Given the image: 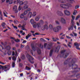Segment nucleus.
I'll use <instances>...</instances> for the list:
<instances>
[{"instance_id":"1","label":"nucleus","mask_w":80,"mask_h":80,"mask_svg":"<svg viewBox=\"0 0 80 80\" xmlns=\"http://www.w3.org/2000/svg\"><path fill=\"white\" fill-rule=\"evenodd\" d=\"M62 29V27L60 26H58L56 27L53 28L52 25L50 26V31L51 32H53L56 33L60 31V30Z\"/></svg>"},{"instance_id":"2","label":"nucleus","mask_w":80,"mask_h":80,"mask_svg":"<svg viewBox=\"0 0 80 80\" xmlns=\"http://www.w3.org/2000/svg\"><path fill=\"white\" fill-rule=\"evenodd\" d=\"M60 7L62 8H64V9H68L69 8V5L68 4H60Z\"/></svg>"},{"instance_id":"3","label":"nucleus","mask_w":80,"mask_h":80,"mask_svg":"<svg viewBox=\"0 0 80 80\" xmlns=\"http://www.w3.org/2000/svg\"><path fill=\"white\" fill-rule=\"evenodd\" d=\"M64 14L67 16H70V14H71L70 12L68 10H64Z\"/></svg>"},{"instance_id":"4","label":"nucleus","mask_w":80,"mask_h":80,"mask_svg":"<svg viewBox=\"0 0 80 80\" xmlns=\"http://www.w3.org/2000/svg\"><path fill=\"white\" fill-rule=\"evenodd\" d=\"M2 70H4L5 72H7V70H8L10 69V68H8L10 67V66L7 65V67L6 66H3Z\"/></svg>"},{"instance_id":"5","label":"nucleus","mask_w":80,"mask_h":80,"mask_svg":"<svg viewBox=\"0 0 80 80\" xmlns=\"http://www.w3.org/2000/svg\"><path fill=\"white\" fill-rule=\"evenodd\" d=\"M29 57H30V58L28 60L29 62L31 63H33L34 62L33 61H32V60H34V59L33 58L32 56H31L30 55H29Z\"/></svg>"},{"instance_id":"6","label":"nucleus","mask_w":80,"mask_h":80,"mask_svg":"<svg viewBox=\"0 0 80 80\" xmlns=\"http://www.w3.org/2000/svg\"><path fill=\"white\" fill-rule=\"evenodd\" d=\"M56 13L58 15V16H60L61 17H62L63 15V14L62 12L60 11H58L56 12Z\"/></svg>"},{"instance_id":"7","label":"nucleus","mask_w":80,"mask_h":80,"mask_svg":"<svg viewBox=\"0 0 80 80\" xmlns=\"http://www.w3.org/2000/svg\"><path fill=\"white\" fill-rule=\"evenodd\" d=\"M0 51L2 52L3 53H5V52H6V51H5V49L2 46V45L0 44Z\"/></svg>"},{"instance_id":"8","label":"nucleus","mask_w":80,"mask_h":80,"mask_svg":"<svg viewBox=\"0 0 80 80\" xmlns=\"http://www.w3.org/2000/svg\"><path fill=\"white\" fill-rule=\"evenodd\" d=\"M61 22L62 24H66V21L65 19L63 18H61Z\"/></svg>"},{"instance_id":"9","label":"nucleus","mask_w":80,"mask_h":80,"mask_svg":"<svg viewBox=\"0 0 80 80\" xmlns=\"http://www.w3.org/2000/svg\"><path fill=\"white\" fill-rule=\"evenodd\" d=\"M60 46H58L56 47L55 49V52H58L60 49Z\"/></svg>"},{"instance_id":"10","label":"nucleus","mask_w":80,"mask_h":80,"mask_svg":"<svg viewBox=\"0 0 80 80\" xmlns=\"http://www.w3.org/2000/svg\"><path fill=\"white\" fill-rule=\"evenodd\" d=\"M42 30H45V29H46V30L48 29V26H47V25H45L44 26V27L42 28Z\"/></svg>"},{"instance_id":"11","label":"nucleus","mask_w":80,"mask_h":80,"mask_svg":"<svg viewBox=\"0 0 80 80\" xmlns=\"http://www.w3.org/2000/svg\"><path fill=\"white\" fill-rule=\"evenodd\" d=\"M31 47L32 50H33V51H35L36 50V49H37V47L34 46L33 44H31Z\"/></svg>"},{"instance_id":"12","label":"nucleus","mask_w":80,"mask_h":80,"mask_svg":"<svg viewBox=\"0 0 80 80\" xmlns=\"http://www.w3.org/2000/svg\"><path fill=\"white\" fill-rule=\"evenodd\" d=\"M13 9L14 10V11H15V13H18V11H17V6H14L13 7Z\"/></svg>"},{"instance_id":"13","label":"nucleus","mask_w":80,"mask_h":80,"mask_svg":"<svg viewBox=\"0 0 80 80\" xmlns=\"http://www.w3.org/2000/svg\"><path fill=\"white\" fill-rule=\"evenodd\" d=\"M30 22L32 25H33V24H34V23H36V22H34V20L32 19H31L30 20Z\"/></svg>"},{"instance_id":"14","label":"nucleus","mask_w":80,"mask_h":80,"mask_svg":"<svg viewBox=\"0 0 80 80\" xmlns=\"http://www.w3.org/2000/svg\"><path fill=\"white\" fill-rule=\"evenodd\" d=\"M37 27L38 28H39L41 27V25H40V23H38L36 24Z\"/></svg>"},{"instance_id":"15","label":"nucleus","mask_w":80,"mask_h":80,"mask_svg":"<svg viewBox=\"0 0 80 80\" xmlns=\"http://www.w3.org/2000/svg\"><path fill=\"white\" fill-rule=\"evenodd\" d=\"M5 49L7 50H10L11 49V47L9 46H8L6 47Z\"/></svg>"},{"instance_id":"16","label":"nucleus","mask_w":80,"mask_h":80,"mask_svg":"<svg viewBox=\"0 0 80 80\" xmlns=\"http://www.w3.org/2000/svg\"><path fill=\"white\" fill-rule=\"evenodd\" d=\"M68 2H70L71 3H75V2L74 0H67Z\"/></svg>"},{"instance_id":"17","label":"nucleus","mask_w":80,"mask_h":80,"mask_svg":"<svg viewBox=\"0 0 80 80\" xmlns=\"http://www.w3.org/2000/svg\"><path fill=\"white\" fill-rule=\"evenodd\" d=\"M25 15L23 14V13H22L20 15V18H21V19H22V18H24V16Z\"/></svg>"},{"instance_id":"18","label":"nucleus","mask_w":80,"mask_h":80,"mask_svg":"<svg viewBox=\"0 0 80 80\" xmlns=\"http://www.w3.org/2000/svg\"><path fill=\"white\" fill-rule=\"evenodd\" d=\"M39 19H40V17L39 16H37L35 18V20L37 21H38V20H39Z\"/></svg>"},{"instance_id":"19","label":"nucleus","mask_w":80,"mask_h":80,"mask_svg":"<svg viewBox=\"0 0 80 80\" xmlns=\"http://www.w3.org/2000/svg\"><path fill=\"white\" fill-rule=\"evenodd\" d=\"M32 36L31 35H29V34H28L27 36H26V40H28V38L30 37H31Z\"/></svg>"},{"instance_id":"20","label":"nucleus","mask_w":80,"mask_h":80,"mask_svg":"<svg viewBox=\"0 0 80 80\" xmlns=\"http://www.w3.org/2000/svg\"><path fill=\"white\" fill-rule=\"evenodd\" d=\"M68 53H66L65 54H63V57L64 58H66L67 57H68Z\"/></svg>"},{"instance_id":"21","label":"nucleus","mask_w":80,"mask_h":80,"mask_svg":"<svg viewBox=\"0 0 80 80\" xmlns=\"http://www.w3.org/2000/svg\"><path fill=\"white\" fill-rule=\"evenodd\" d=\"M77 67H78L77 65L76 64L74 65V66H73V67L72 68V69H73L74 68V69H76V68H77Z\"/></svg>"},{"instance_id":"22","label":"nucleus","mask_w":80,"mask_h":80,"mask_svg":"<svg viewBox=\"0 0 80 80\" xmlns=\"http://www.w3.org/2000/svg\"><path fill=\"white\" fill-rule=\"evenodd\" d=\"M26 70H31V68L28 66H26Z\"/></svg>"},{"instance_id":"23","label":"nucleus","mask_w":80,"mask_h":80,"mask_svg":"<svg viewBox=\"0 0 80 80\" xmlns=\"http://www.w3.org/2000/svg\"><path fill=\"white\" fill-rule=\"evenodd\" d=\"M37 52L38 53V54H41V50H40V49H38L37 50Z\"/></svg>"},{"instance_id":"24","label":"nucleus","mask_w":80,"mask_h":80,"mask_svg":"<svg viewBox=\"0 0 80 80\" xmlns=\"http://www.w3.org/2000/svg\"><path fill=\"white\" fill-rule=\"evenodd\" d=\"M32 12H30L28 14V16H30V18L32 17Z\"/></svg>"},{"instance_id":"25","label":"nucleus","mask_w":80,"mask_h":80,"mask_svg":"<svg viewBox=\"0 0 80 80\" xmlns=\"http://www.w3.org/2000/svg\"><path fill=\"white\" fill-rule=\"evenodd\" d=\"M22 6H20V5H19L18 8V10L20 11V10H22Z\"/></svg>"},{"instance_id":"26","label":"nucleus","mask_w":80,"mask_h":80,"mask_svg":"<svg viewBox=\"0 0 80 80\" xmlns=\"http://www.w3.org/2000/svg\"><path fill=\"white\" fill-rule=\"evenodd\" d=\"M77 12H78L76 10H74L73 13V15H75L77 14Z\"/></svg>"},{"instance_id":"27","label":"nucleus","mask_w":80,"mask_h":80,"mask_svg":"<svg viewBox=\"0 0 80 80\" xmlns=\"http://www.w3.org/2000/svg\"><path fill=\"white\" fill-rule=\"evenodd\" d=\"M5 25H6V24L4 22H2V24H1V26L2 27H5Z\"/></svg>"},{"instance_id":"28","label":"nucleus","mask_w":80,"mask_h":80,"mask_svg":"<svg viewBox=\"0 0 80 80\" xmlns=\"http://www.w3.org/2000/svg\"><path fill=\"white\" fill-rule=\"evenodd\" d=\"M32 25H33L34 28H36V27H37V22H36V24L34 23Z\"/></svg>"},{"instance_id":"29","label":"nucleus","mask_w":80,"mask_h":80,"mask_svg":"<svg viewBox=\"0 0 80 80\" xmlns=\"http://www.w3.org/2000/svg\"><path fill=\"white\" fill-rule=\"evenodd\" d=\"M12 60L15 61L17 60V58L15 56H13L12 58Z\"/></svg>"},{"instance_id":"30","label":"nucleus","mask_w":80,"mask_h":80,"mask_svg":"<svg viewBox=\"0 0 80 80\" xmlns=\"http://www.w3.org/2000/svg\"><path fill=\"white\" fill-rule=\"evenodd\" d=\"M48 49L50 50V44H49L48 45Z\"/></svg>"},{"instance_id":"31","label":"nucleus","mask_w":80,"mask_h":80,"mask_svg":"<svg viewBox=\"0 0 80 80\" xmlns=\"http://www.w3.org/2000/svg\"><path fill=\"white\" fill-rule=\"evenodd\" d=\"M8 55H10L12 54V51H9L8 52Z\"/></svg>"},{"instance_id":"32","label":"nucleus","mask_w":80,"mask_h":80,"mask_svg":"<svg viewBox=\"0 0 80 80\" xmlns=\"http://www.w3.org/2000/svg\"><path fill=\"white\" fill-rule=\"evenodd\" d=\"M23 18L24 20L27 21L28 20V17L27 16H25Z\"/></svg>"},{"instance_id":"33","label":"nucleus","mask_w":80,"mask_h":80,"mask_svg":"<svg viewBox=\"0 0 80 80\" xmlns=\"http://www.w3.org/2000/svg\"><path fill=\"white\" fill-rule=\"evenodd\" d=\"M74 44L75 46H76V47H77L78 46H79V44H78V43L77 42H75L74 43Z\"/></svg>"},{"instance_id":"34","label":"nucleus","mask_w":80,"mask_h":80,"mask_svg":"<svg viewBox=\"0 0 80 80\" xmlns=\"http://www.w3.org/2000/svg\"><path fill=\"white\" fill-rule=\"evenodd\" d=\"M23 4V1H21L19 2V5L22 6V5Z\"/></svg>"},{"instance_id":"35","label":"nucleus","mask_w":80,"mask_h":80,"mask_svg":"<svg viewBox=\"0 0 80 80\" xmlns=\"http://www.w3.org/2000/svg\"><path fill=\"white\" fill-rule=\"evenodd\" d=\"M13 0H10L9 2V4H12L13 3Z\"/></svg>"},{"instance_id":"36","label":"nucleus","mask_w":80,"mask_h":80,"mask_svg":"<svg viewBox=\"0 0 80 80\" xmlns=\"http://www.w3.org/2000/svg\"><path fill=\"white\" fill-rule=\"evenodd\" d=\"M12 66L14 68L15 66V62H13L12 64Z\"/></svg>"},{"instance_id":"37","label":"nucleus","mask_w":80,"mask_h":80,"mask_svg":"<svg viewBox=\"0 0 80 80\" xmlns=\"http://www.w3.org/2000/svg\"><path fill=\"white\" fill-rule=\"evenodd\" d=\"M28 8V6L27 5H25L23 7V9H27Z\"/></svg>"},{"instance_id":"38","label":"nucleus","mask_w":80,"mask_h":80,"mask_svg":"<svg viewBox=\"0 0 80 80\" xmlns=\"http://www.w3.org/2000/svg\"><path fill=\"white\" fill-rule=\"evenodd\" d=\"M28 12H27V11L26 10V11H24V13H23V14L24 15H27V13Z\"/></svg>"},{"instance_id":"39","label":"nucleus","mask_w":80,"mask_h":80,"mask_svg":"<svg viewBox=\"0 0 80 80\" xmlns=\"http://www.w3.org/2000/svg\"><path fill=\"white\" fill-rule=\"evenodd\" d=\"M39 22L41 24H43V21L42 20H40Z\"/></svg>"},{"instance_id":"40","label":"nucleus","mask_w":80,"mask_h":80,"mask_svg":"<svg viewBox=\"0 0 80 80\" xmlns=\"http://www.w3.org/2000/svg\"><path fill=\"white\" fill-rule=\"evenodd\" d=\"M17 40L15 39V42H17V43H18V42H20V40L19 39H17Z\"/></svg>"},{"instance_id":"41","label":"nucleus","mask_w":80,"mask_h":80,"mask_svg":"<svg viewBox=\"0 0 80 80\" xmlns=\"http://www.w3.org/2000/svg\"><path fill=\"white\" fill-rule=\"evenodd\" d=\"M36 12H34L32 14V16H33V17H35V16H36Z\"/></svg>"},{"instance_id":"42","label":"nucleus","mask_w":80,"mask_h":80,"mask_svg":"<svg viewBox=\"0 0 80 80\" xmlns=\"http://www.w3.org/2000/svg\"><path fill=\"white\" fill-rule=\"evenodd\" d=\"M21 58L22 60H24L25 59V55H22L21 57Z\"/></svg>"},{"instance_id":"43","label":"nucleus","mask_w":80,"mask_h":80,"mask_svg":"<svg viewBox=\"0 0 80 80\" xmlns=\"http://www.w3.org/2000/svg\"><path fill=\"white\" fill-rule=\"evenodd\" d=\"M14 22L15 23H16L17 24L18 23V21L17 20H15L14 21Z\"/></svg>"},{"instance_id":"44","label":"nucleus","mask_w":80,"mask_h":80,"mask_svg":"<svg viewBox=\"0 0 80 80\" xmlns=\"http://www.w3.org/2000/svg\"><path fill=\"white\" fill-rule=\"evenodd\" d=\"M24 5H27L28 3V2L27 1H24L23 3Z\"/></svg>"},{"instance_id":"45","label":"nucleus","mask_w":80,"mask_h":80,"mask_svg":"<svg viewBox=\"0 0 80 80\" xmlns=\"http://www.w3.org/2000/svg\"><path fill=\"white\" fill-rule=\"evenodd\" d=\"M72 20H75V16L73 15H72Z\"/></svg>"},{"instance_id":"46","label":"nucleus","mask_w":80,"mask_h":80,"mask_svg":"<svg viewBox=\"0 0 80 80\" xmlns=\"http://www.w3.org/2000/svg\"><path fill=\"white\" fill-rule=\"evenodd\" d=\"M80 18V16L78 15L77 16V17L76 18V20H78V18Z\"/></svg>"},{"instance_id":"47","label":"nucleus","mask_w":80,"mask_h":80,"mask_svg":"<svg viewBox=\"0 0 80 80\" xmlns=\"http://www.w3.org/2000/svg\"><path fill=\"white\" fill-rule=\"evenodd\" d=\"M74 21V20H71V23L72 24V25H74V22L73 21Z\"/></svg>"},{"instance_id":"48","label":"nucleus","mask_w":80,"mask_h":80,"mask_svg":"<svg viewBox=\"0 0 80 80\" xmlns=\"http://www.w3.org/2000/svg\"><path fill=\"white\" fill-rule=\"evenodd\" d=\"M55 22L56 24H58V25H59V24H60V22L58 21H56Z\"/></svg>"},{"instance_id":"49","label":"nucleus","mask_w":80,"mask_h":80,"mask_svg":"<svg viewBox=\"0 0 80 80\" xmlns=\"http://www.w3.org/2000/svg\"><path fill=\"white\" fill-rule=\"evenodd\" d=\"M72 33L74 35V36H75V37H77V34L73 32Z\"/></svg>"},{"instance_id":"50","label":"nucleus","mask_w":80,"mask_h":80,"mask_svg":"<svg viewBox=\"0 0 80 80\" xmlns=\"http://www.w3.org/2000/svg\"><path fill=\"white\" fill-rule=\"evenodd\" d=\"M39 46L40 47V48H43V45H42V44H40L39 45Z\"/></svg>"},{"instance_id":"51","label":"nucleus","mask_w":80,"mask_h":80,"mask_svg":"<svg viewBox=\"0 0 80 80\" xmlns=\"http://www.w3.org/2000/svg\"><path fill=\"white\" fill-rule=\"evenodd\" d=\"M79 7H80V6H78V5L76 6L75 7V9H77V8H79Z\"/></svg>"},{"instance_id":"52","label":"nucleus","mask_w":80,"mask_h":80,"mask_svg":"<svg viewBox=\"0 0 80 80\" xmlns=\"http://www.w3.org/2000/svg\"><path fill=\"white\" fill-rule=\"evenodd\" d=\"M19 66L20 67H22V66H23V64L22 63H19Z\"/></svg>"},{"instance_id":"53","label":"nucleus","mask_w":80,"mask_h":80,"mask_svg":"<svg viewBox=\"0 0 80 80\" xmlns=\"http://www.w3.org/2000/svg\"><path fill=\"white\" fill-rule=\"evenodd\" d=\"M3 13L4 14V17H7V15H6V13H5L4 12H3Z\"/></svg>"},{"instance_id":"54","label":"nucleus","mask_w":80,"mask_h":80,"mask_svg":"<svg viewBox=\"0 0 80 80\" xmlns=\"http://www.w3.org/2000/svg\"><path fill=\"white\" fill-rule=\"evenodd\" d=\"M31 10V9L30 8H28L27 10H26V11H27V12H30V11Z\"/></svg>"},{"instance_id":"55","label":"nucleus","mask_w":80,"mask_h":80,"mask_svg":"<svg viewBox=\"0 0 80 80\" xmlns=\"http://www.w3.org/2000/svg\"><path fill=\"white\" fill-rule=\"evenodd\" d=\"M76 48L77 49V50H80V48H79V46H76Z\"/></svg>"},{"instance_id":"56","label":"nucleus","mask_w":80,"mask_h":80,"mask_svg":"<svg viewBox=\"0 0 80 80\" xmlns=\"http://www.w3.org/2000/svg\"><path fill=\"white\" fill-rule=\"evenodd\" d=\"M47 44L45 43L44 45V48H46V47H47Z\"/></svg>"},{"instance_id":"57","label":"nucleus","mask_w":80,"mask_h":80,"mask_svg":"<svg viewBox=\"0 0 80 80\" xmlns=\"http://www.w3.org/2000/svg\"><path fill=\"white\" fill-rule=\"evenodd\" d=\"M24 47V46L22 45V44H21L20 48H23Z\"/></svg>"},{"instance_id":"58","label":"nucleus","mask_w":80,"mask_h":80,"mask_svg":"<svg viewBox=\"0 0 80 80\" xmlns=\"http://www.w3.org/2000/svg\"><path fill=\"white\" fill-rule=\"evenodd\" d=\"M53 50L52 49L50 51V55H52V53L53 52Z\"/></svg>"},{"instance_id":"59","label":"nucleus","mask_w":80,"mask_h":80,"mask_svg":"<svg viewBox=\"0 0 80 80\" xmlns=\"http://www.w3.org/2000/svg\"><path fill=\"white\" fill-rule=\"evenodd\" d=\"M0 64H2V65H5V63L4 62H3L1 61H0Z\"/></svg>"},{"instance_id":"60","label":"nucleus","mask_w":80,"mask_h":80,"mask_svg":"<svg viewBox=\"0 0 80 80\" xmlns=\"http://www.w3.org/2000/svg\"><path fill=\"white\" fill-rule=\"evenodd\" d=\"M65 52V50H63L61 51V53H64Z\"/></svg>"},{"instance_id":"61","label":"nucleus","mask_w":80,"mask_h":80,"mask_svg":"<svg viewBox=\"0 0 80 80\" xmlns=\"http://www.w3.org/2000/svg\"><path fill=\"white\" fill-rule=\"evenodd\" d=\"M66 38H68V39L71 38V37L67 36H66Z\"/></svg>"},{"instance_id":"62","label":"nucleus","mask_w":80,"mask_h":80,"mask_svg":"<svg viewBox=\"0 0 80 80\" xmlns=\"http://www.w3.org/2000/svg\"><path fill=\"white\" fill-rule=\"evenodd\" d=\"M11 39H12L13 40H16V39L13 37H11L10 38Z\"/></svg>"},{"instance_id":"63","label":"nucleus","mask_w":80,"mask_h":80,"mask_svg":"<svg viewBox=\"0 0 80 80\" xmlns=\"http://www.w3.org/2000/svg\"><path fill=\"white\" fill-rule=\"evenodd\" d=\"M22 43H27V41H26L24 40V41L22 42Z\"/></svg>"},{"instance_id":"64","label":"nucleus","mask_w":80,"mask_h":80,"mask_svg":"<svg viewBox=\"0 0 80 80\" xmlns=\"http://www.w3.org/2000/svg\"><path fill=\"white\" fill-rule=\"evenodd\" d=\"M13 27L14 28H16V29H18V28L16 26H13Z\"/></svg>"}]
</instances>
